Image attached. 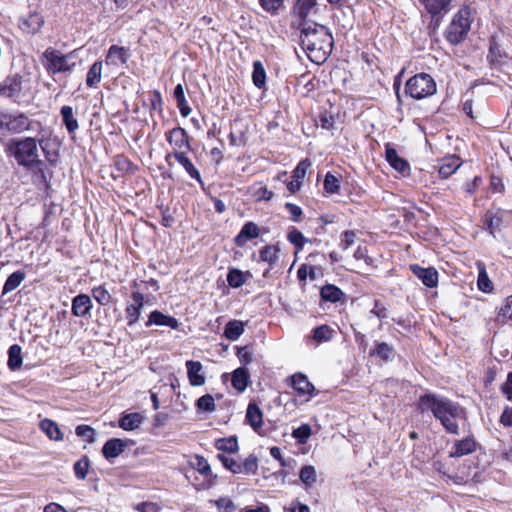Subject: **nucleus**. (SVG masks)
<instances>
[{"label":"nucleus","instance_id":"nucleus-1","mask_svg":"<svg viewBox=\"0 0 512 512\" xmlns=\"http://www.w3.org/2000/svg\"><path fill=\"white\" fill-rule=\"evenodd\" d=\"M418 410L430 411L447 433L458 435L459 422L467 420L465 409L457 402L435 393H425L418 400Z\"/></svg>","mask_w":512,"mask_h":512},{"label":"nucleus","instance_id":"nucleus-2","mask_svg":"<svg viewBox=\"0 0 512 512\" xmlns=\"http://www.w3.org/2000/svg\"><path fill=\"white\" fill-rule=\"evenodd\" d=\"M300 45L313 63L321 64L330 56L334 39L326 26L305 22L301 28Z\"/></svg>","mask_w":512,"mask_h":512},{"label":"nucleus","instance_id":"nucleus-3","mask_svg":"<svg viewBox=\"0 0 512 512\" xmlns=\"http://www.w3.org/2000/svg\"><path fill=\"white\" fill-rule=\"evenodd\" d=\"M7 152L14 157L19 166L27 170L38 169L42 171L43 161L39 158L37 141L32 137L20 139H12L8 146Z\"/></svg>","mask_w":512,"mask_h":512},{"label":"nucleus","instance_id":"nucleus-4","mask_svg":"<svg viewBox=\"0 0 512 512\" xmlns=\"http://www.w3.org/2000/svg\"><path fill=\"white\" fill-rule=\"evenodd\" d=\"M76 58V50L63 54L55 48L48 47L42 54V64L49 74L68 73L76 68Z\"/></svg>","mask_w":512,"mask_h":512},{"label":"nucleus","instance_id":"nucleus-5","mask_svg":"<svg viewBox=\"0 0 512 512\" xmlns=\"http://www.w3.org/2000/svg\"><path fill=\"white\" fill-rule=\"evenodd\" d=\"M471 28L470 9H460L444 31L445 39L451 45H458L465 40Z\"/></svg>","mask_w":512,"mask_h":512},{"label":"nucleus","instance_id":"nucleus-6","mask_svg":"<svg viewBox=\"0 0 512 512\" xmlns=\"http://www.w3.org/2000/svg\"><path fill=\"white\" fill-rule=\"evenodd\" d=\"M436 90V82L427 73L416 74L405 84V94L415 100L430 97L436 93Z\"/></svg>","mask_w":512,"mask_h":512},{"label":"nucleus","instance_id":"nucleus-7","mask_svg":"<svg viewBox=\"0 0 512 512\" xmlns=\"http://www.w3.org/2000/svg\"><path fill=\"white\" fill-rule=\"evenodd\" d=\"M30 125L31 121L24 113L3 114L0 118V128H6L12 133H22L29 130Z\"/></svg>","mask_w":512,"mask_h":512},{"label":"nucleus","instance_id":"nucleus-8","mask_svg":"<svg viewBox=\"0 0 512 512\" xmlns=\"http://www.w3.org/2000/svg\"><path fill=\"white\" fill-rule=\"evenodd\" d=\"M226 469L234 474H256L258 469V458L251 454L243 462L226 456Z\"/></svg>","mask_w":512,"mask_h":512},{"label":"nucleus","instance_id":"nucleus-9","mask_svg":"<svg viewBox=\"0 0 512 512\" xmlns=\"http://www.w3.org/2000/svg\"><path fill=\"white\" fill-rule=\"evenodd\" d=\"M131 299L133 302L129 303L125 308V315L128 326H133L138 322L145 304V297L139 291L132 292Z\"/></svg>","mask_w":512,"mask_h":512},{"label":"nucleus","instance_id":"nucleus-10","mask_svg":"<svg viewBox=\"0 0 512 512\" xmlns=\"http://www.w3.org/2000/svg\"><path fill=\"white\" fill-rule=\"evenodd\" d=\"M385 158L386 161L390 164V166L402 174L403 176L410 175V165L408 161L404 158L400 157L395 148L392 147L390 143L385 145Z\"/></svg>","mask_w":512,"mask_h":512},{"label":"nucleus","instance_id":"nucleus-11","mask_svg":"<svg viewBox=\"0 0 512 512\" xmlns=\"http://www.w3.org/2000/svg\"><path fill=\"white\" fill-rule=\"evenodd\" d=\"M410 270L426 287L434 288L438 285V272L434 267L424 268L418 264H412Z\"/></svg>","mask_w":512,"mask_h":512},{"label":"nucleus","instance_id":"nucleus-12","mask_svg":"<svg viewBox=\"0 0 512 512\" xmlns=\"http://www.w3.org/2000/svg\"><path fill=\"white\" fill-rule=\"evenodd\" d=\"M262 232H268L267 229H261L256 223L249 221L246 222L239 234L235 237L234 241L237 246L242 247L248 241L257 238Z\"/></svg>","mask_w":512,"mask_h":512},{"label":"nucleus","instance_id":"nucleus-13","mask_svg":"<svg viewBox=\"0 0 512 512\" xmlns=\"http://www.w3.org/2000/svg\"><path fill=\"white\" fill-rule=\"evenodd\" d=\"M245 421L252 427V429L256 433H258L261 436L264 435V433L262 432L263 413L256 403L250 402L248 404Z\"/></svg>","mask_w":512,"mask_h":512},{"label":"nucleus","instance_id":"nucleus-14","mask_svg":"<svg viewBox=\"0 0 512 512\" xmlns=\"http://www.w3.org/2000/svg\"><path fill=\"white\" fill-rule=\"evenodd\" d=\"M476 445L477 443L472 436H468L461 440H456L449 452V456L452 458H459L465 455H469L476 450Z\"/></svg>","mask_w":512,"mask_h":512},{"label":"nucleus","instance_id":"nucleus-15","mask_svg":"<svg viewBox=\"0 0 512 512\" xmlns=\"http://www.w3.org/2000/svg\"><path fill=\"white\" fill-rule=\"evenodd\" d=\"M152 325L167 326L176 330L179 328L180 323L176 318L165 315L158 310H154L149 314L148 321L146 322V327H150Z\"/></svg>","mask_w":512,"mask_h":512},{"label":"nucleus","instance_id":"nucleus-16","mask_svg":"<svg viewBox=\"0 0 512 512\" xmlns=\"http://www.w3.org/2000/svg\"><path fill=\"white\" fill-rule=\"evenodd\" d=\"M167 140L174 147V151H182L183 148L190 149L187 132L181 127L170 130Z\"/></svg>","mask_w":512,"mask_h":512},{"label":"nucleus","instance_id":"nucleus-17","mask_svg":"<svg viewBox=\"0 0 512 512\" xmlns=\"http://www.w3.org/2000/svg\"><path fill=\"white\" fill-rule=\"evenodd\" d=\"M92 307L90 296L87 294H79L72 300L71 311L76 317H85L90 314Z\"/></svg>","mask_w":512,"mask_h":512},{"label":"nucleus","instance_id":"nucleus-18","mask_svg":"<svg viewBox=\"0 0 512 512\" xmlns=\"http://www.w3.org/2000/svg\"><path fill=\"white\" fill-rule=\"evenodd\" d=\"M44 24V18L37 12L29 13L26 17L21 18L20 28L29 34L37 33Z\"/></svg>","mask_w":512,"mask_h":512},{"label":"nucleus","instance_id":"nucleus-19","mask_svg":"<svg viewBox=\"0 0 512 512\" xmlns=\"http://www.w3.org/2000/svg\"><path fill=\"white\" fill-rule=\"evenodd\" d=\"M174 157L177 162L184 167L189 176L199 183H202L199 171L192 164L190 159L186 156L184 151H174L173 154H168L166 160L169 161L170 157Z\"/></svg>","mask_w":512,"mask_h":512},{"label":"nucleus","instance_id":"nucleus-20","mask_svg":"<svg viewBox=\"0 0 512 512\" xmlns=\"http://www.w3.org/2000/svg\"><path fill=\"white\" fill-rule=\"evenodd\" d=\"M290 382L293 389H295L299 393V395L312 396V393L315 390L313 384L302 373H296L293 376H291Z\"/></svg>","mask_w":512,"mask_h":512},{"label":"nucleus","instance_id":"nucleus-21","mask_svg":"<svg viewBox=\"0 0 512 512\" xmlns=\"http://www.w3.org/2000/svg\"><path fill=\"white\" fill-rule=\"evenodd\" d=\"M187 375L192 386H201L205 383L202 375V364L199 361L189 360L186 362Z\"/></svg>","mask_w":512,"mask_h":512},{"label":"nucleus","instance_id":"nucleus-22","mask_svg":"<svg viewBox=\"0 0 512 512\" xmlns=\"http://www.w3.org/2000/svg\"><path fill=\"white\" fill-rule=\"evenodd\" d=\"M395 349L393 345L386 342L375 341L374 348L370 351L369 355L377 356L383 361L389 362L395 358Z\"/></svg>","mask_w":512,"mask_h":512},{"label":"nucleus","instance_id":"nucleus-23","mask_svg":"<svg viewBox=\"0 0 512 512\" xmlns=\"http://www.w3.org/2000/svg\"><path fill=\"white\" fill-rule=\"evenodd\" d=\"M125 448V441L119 438H112L103 445L102 453L106 459L110 460L118 457Z\"/></svg>","mask_w":512,"mask_h":512},{"label":"nucleus","instance_id":"nucleus-24","mask_svg":"<svg viewBox=\"0 0 512 512\" xmlns=\"http://www.w3.org/2000/svg\"><path fill=\"white\" fill-rule=\"evenodd\" d=\"M320 297L323 301L338 303L344 302L345 293L333 284H326L320 290Z\"/></svg>","mask_w":512,"mask_h":512},{"label":"nucleus","instance_id":"nucleus-25","mask_svg":"<svg viewBox=\"0 0 512 512\" xmlns=\"http://www.w3.org/2000/svg\"><path fill=\"white\" fill-rule=\"evenodd\" d=\"M252 278L250 271H242L236 268H230L226 275V281L232 288H239Z\"/></svg>","mask_w":512,"mask_h":512},{"label":"nucleus","instance_id":"nucleus-26","mask_svg":"<svg viewBox=\"0 0 512 512\" xmlns=\"http://www.w3.org/2000/svg\"><path fill=\"white\" fill-rule=\"evenodd\" d=\"M461 166V160L458 156L452 155L443 159L439 167V175L446 179L455 173Z\"/></svg>","mask_w":512,"mask_h":512},{"label":"nucleus","instance_id":"nucleus-27","mask_svg":"<svg viewBox=\"0 0 512 512\" xmlns=\"http://www.w3.org/2000/svg\"><path fill=\"white\" fill-rule=\"evenodd\" d=\"M128 60L127 49L117 45H112L107 53L105 62L107 65L125 64Z\"/></svg>","mask_w":512,"mask_h":512},{"label":"nucleus","instance_id":"nucleus-28","mask_svg":"<svg viewBox=\"0 0 512 512\" xmlns=\"http://www.w3.org/2000/svg\"><path fill=\"white\" fill-rule=\"evenodd\" d=\"M21 90L22 77L19 75L7 77L4 81L3 87L1 88L2 93L8 97L18 96Z\"/></svg>","mask_w":512,"mask_h":512},{"label":"nucleus","instance_id":"nucleus-29","mask_svg":"<svg viewBox=\"0 0 512 512\" xmlns=\"http://www.w3.org/2000/svg\"><path fill=\"white\" fill-rule=\"evenodd\" d=\"M144 420V416L138 412L123 414L119 419V427L131 431L137 429Z\"/></svg>","mask_w":512,"mask_h":512},{"label":"nucleus","instance_id":"nucleus-30","mask_svg":"<svg viewBox=\"0 0 512 512\" xmlns=\"http://www.w3.org/2000/svg\"><path fill=\"white\" fill-rule=\"evenodd\" d=\"M249 379H250V375H249L248 370L244 367H239L233 372L231 383H232V386L238 392L241 393V392L245 391V389L247 388Z\"/></svg>","mask_w":512,"mask_h":512},{"label":"nucleus","instance_id":"nucleus-31","mask_svg":"<svg viewBox=\"0 0 512 512\" xmlns=\"http://www.w3.org/2000/svg\"><path fill=\"white\" fill-rule=\"evenodd\" d=\"M63 124L70 135L74 134L79 128L78 120L74 117V111L71 106H63L60 110Z\"/></svg>","mask_w":512,"mask_h":512},{"label":"nucleus","instance_id":"nucleus-32","mask_svg":"<svg viewBox=\"0 0 512 512\" xmlns=\"http://www.w3.org/2000/svg\"><path fill=\"white\" fill-rule=\"evenodd\" d=\"M429 14L432 16L447 13L451 0H419Z\"/></svg>","mask_w":512,"mask_h":512},{"label":"nucleus","instance_id":"nucleus-33","mask_svg":"<svg viewBox=\"0 0 512 512\" xmlns=\"http://www.w3.org/2000/svg\"><path fill=\"white\" fill-rule=\"evenodd\" d=\"M102 69L103 62L98 60L92 64L89 68L87 77H86V85L89 88H96L102 79Z\"/></svg>","mask_w":512,"mask_h":512},{"label":"nucleus","instance_id":"nucleus-34","mask_svg":"<svg viewBox=\"0 0 512 512\" xmlns=\"http://www.w3.org/2000/svg\"><path fill=\"white\" fill-rule=\"evenodd\" d=\"M188 464L193 470L199 472L205 478H209L212 475L210 465L203 456H191L188 461Z\"/></svg>","mask_w":512,"mask_h":512},{"label":"nucleus","instance_id":"nucleus-35","mask_svg":"<svg viewBox=\"0 0 512 512\" xmlns=\"http://www.w3.org/2000/svg\"><path fill=\"white\" fill-rule=\"evenodd\" d=\"M280 249L277 245H266L259 250V258L272 267L279 260Z\"/></svg>","mask_w":512,"mask_h":512},{"label":"nucleus","instance_id":"nucleus-36","mask_svg":"<svg viewBox=\"0 0 512 512\" xmlns=\"http://www.w3.org/2000/svg\"><path fill=\"white\" fill-rule=\"evenodd\" d=\"M503 223V213L498 210L497 212L487 211L485 214V225L489 232L494 235L498 231Z\"/></svg>","mask_w":512,"mask_h":512},{"label":"nucleus","instance_id":"nucleus-37","mask_svg":"<svg viewBox=\"0 0 512 512\" xmlns=\"http://www.w3.org/2000/svg\"><path fill=\"white\" fill-rule=\"evenodd\" d=\"M40 428L51 440L60 441L63 439V434L57 423L50 419L42 420L40 422Z\"/></svg>","mask_w":512,"mask_h":512},{"label":"nucleus","instance_id":"nucleus-38","mask_svg":"<svg viewBox=\"0 0 512 512\" xmlns=\"http://www.w3.org/2000/svg\"><path fill=\"white\" fill-rule=\"evenodd\" d=\"M246 322L240 320H230L226 322V339L235 341L244 332Z\"/></svg>","mask_w":512,"mask_h":512},{"label":"nucleus","instance_id":"nucleus-39","mask_svg":"<svg viewBox=\"0 0 512 512\" xmlns=\"http://www.w3.org/2000/svg\"><path fill=\"white\" fill-rule=\"evenodd\" d=\"M22 354L21 347L17 344L10 346L8 350V362L7 365L10 370L15 371L21 368L22 366Z\"/></svg>","mask_w":512,"mask_h":512},{"label":"nucleus","instance_id":"nucleus-40","mask_svg":"<svg viewBox=\"0 0 512 512\" xmlns=\"http://www.w3.org/2000/svg\"><path fill=\"white\" fill-rule=\"evenodd\" d=\"M25 277H26L25 272H23L21 270L13 272L11 275L8 276V278L4 284L2 294L5 295V294L15 290L17 287L20 286V284L23 282Z\"/></svg>","mask_w":512,"mask_h":512},{"label":"nucleus","instance_id":"nucleus-41","mask_svg":"<svg viewBox=\"0 0 512 512\" xmlns=\"http://www.w3.org/2000/svg\"><path fill=\"white\" fill-rule=\"evenodd\" d=\"M299 478L307 488L312 487L317 481L315 467L312 465L303 466L300 469Z\"/></svg>","mask_w":512,"mask_h":512},{"label":"nucleus","instance_id":"nucleus-42","mask_svg":"<svg viewBox=\"0 0 512 512\" xmlns=\"http://www.w3.org/2000/svg\"><path fill=\"white\" fill-rule=\"evenodd\" d=\"M252 80L254 85L259 89L263 88L266 84V72L260 61L253 63Z\"/></svg>","mask_w":512,"mask_h":512},{"label":"nucleus","instance_id":"nucleus-43","mask_svg":"<svg viewBox=\"0 0 512 512\" xmlns=\"http://www.w3.org/2000/svg\"><path fill=\"white\" fill-rule=\"evenodd\" d=\"M287 239L295 246L297 252L303 249L305 243L310 242L309 239L304 237L302 232L294 227L288 232Z\"/></svg>","mask_w":512,"mask_h":512},{"label":"nucleus","instance_id":"nucleus-44","mask_svg":"<svg viewBox=\"0 0 512 512\" xmlns=\"http://www.w3.org/2000/svg\"><path fill=\"white\" fill-rule=\"evenodd\" d=\"M316 5V0H297L294 5V13L301 19H305L310 10Z\"/></svg>","mask_w":512,"mask_h":512},{"label":"nucleus","instance_id":"nucleus-45","mask_svg":"<svg viewBox=\"0 0 512 512\" xmlns=\"http://www.w3.org/2000/svg\"><path fill=\"white\" fill-rule=\"evenodd\" d=\"M92 296L102 306L108 305L112 300L111 294L102 285L94 287L92 289Z\"/></svg>","mask_w":512,"mask_h":512},{"label":"nucleus","instance_id":"nucleus-46","mask_svg":"<svg viewBox=\"0 0 512 512\" xmlns=\"http://www.w3.org/2000/svg\"><path fill=\"white\" fill-rule=\"evenodd\" d=\"M333 337V330L328 325H321L313 330V339L317 343L326 342Z\"/></svg>","mask_w":512,"mask_h":512},{"label":"nucleus","instance_id":"nucleus-47","mask_svg":"<svg viewBox=\"0 0 512 512\" xmlns=\"http://www.w3.org/2000/svg\"><path fill=\"white\" fill-rule=\"evenodd\" d=\"M323 187L327 194L338 193L340 190V181L335 175L328 172L325 176Z\"/></svg>","mask_w":512,"mask_h":512},{"label":"nucleus","instance_id":"nucleus-48","mask_svg":"<svg viewBox=\"0 0 512 512\" xmlns=\"http://www.w3.org/2000/svg\"><path fill=\"white\" fill-rule=\"evenodd\" d=\"M89 464L90 462L87 456L82 457L74 464V473L78 479L84 480L86 478Z\"/></svg>","mask_w":512,"mask_h":512},{"label":"nucleus","instance_id":"nucleus-49","mask_svg":"<svg viewBox=\"0 0 512 512\" xmlns=\"http://www.w3.org/2000/svg\"><path fill=\"white\" fill-rule=\"evenodd\" d=\"M75 433L89 443L95 442V430L89 425H78L75 429Z\"/></svg>","mask_w":512,"mask_h":512},{"label":"nucleus","instance_id":"nucleus-50","mask_svg":"<svg viewBox=\"0 0 512 512\" xmlns=\"http://www.w3.org/2000/svg\"><path fill=\"white\" fill-rule=\"evenodd\" d=\"M310 435L311 427L308 424H302L292 432V436L301 444L306 443Z\"/></svg>","mask_w":512,"mask_h":512},{"label":"nucleus","instance_id":"nucleus-51","mask_svg":"<svg viewBox=\"0 0 512 512\" xmlns=\"http://www.w3.org/2000/svg\"><path fill=\"white\" fill-rule=\"evenodd\" d=\"M261 7L268 13L277 14L284 7V0H259Z\"/></svg>","mask_w":512,"mask_h":512},{"label":"nucleus","instance_id":"nucleus-52","mask_svg":"<svg viewBox=\"0 0 512 512\" xmlns=\"http://www.w3.org/2000/svg\"><path fill=\"white\" fill-rule=\"evenodd\" d=\"M477 284L478 288L483 292H490L493 289L492 282L484 268L479 271Z\"/></svg>","mask_w":512,"mask_h":512},{"label":"nucleus","instance_id":"nucleus-53","mask_svg":"<svg viewBox=\"0 0 512 512\" xmlns=\"http://www.w3.org/2000/svg\"><path fill=\"white\" fill-rule=\"evenodd\" d=\"M487 59L489 60L491 65H497L501 63L502 54L500 51V47L497 45V43H490L489 54L487 56Z\"/></svg>","mask_w":512,"mask_h":512},{"label":"nucleus","instance_id":"nucleus-54","mask_svg":"<svg viewBox=\"0 0 512 512\" xmlns=\"http://www.w3.org/2000/svg\"><path fill=\"white\" fill-rule=\"evenodd\" d=\"M221 133H222V120L219 119L218 124L216 122H213L212 125L208 128V131H207L208 141L217 140L220 143V145H222L221 139H220Z\"/></svg>","mask_w":512,"mask_h":512},{"label":"nucleus","instance_id":"nucleus-55","mask_svg":"<svg viewBox=\"0 0 512 512\" xmlns=\"http://www.w3.org/2000/svg\"><path fill=\"white\" fill-rule=\"evenodd\" d=\"M197 407L202 411H213L215 408L213 397L209 394L203 395L197 400Z\"/></svg>","mask_w":512,"mask_h":512},{"label":"nucleus","instance_id":"nucleus-56","mask_svg":"<svg viewBox=\"0 0 512 512\" xmlns=\"http://www.w3.org/2000/svg\"><path fill=\"white\" fill-rule=\"evenodd\" d=\"M310 165L311 163L307 159L300 161L293 171L292 178L302 182Z\"/></svg>","mask_w":512,"mask_h":512},{"label":"nucleus","instance_id":"nucleus-57","mask_svg":"<svg viewBox=\"0 0 512 512\" xmlns=\"http://www.w3.org/2000/svg\"><path fill=\"white\" fill-rule=\"evenodd\" d=\"M499 318L505 320H512V295L506 298L505 304L501 307L499 311Z\"/></svg>","mask_w":512,"mask_h":512},{"label":"nucleus","instance_id":"nucleus-58","mask_svg":"<svg viewBox=\"0 0 512 512\" xmlns=\"http://www.w3.org/2000/svg\"><path fill=\"white\" fill-rule=\"evenodd\" d=\"M286 210L290 214V219L294 222H299L301 220V216L303 214L302 208L296 204L287 202L285 204Z\"/></svg>","mask_w":512,"mask_h":512},{"label":"nucleus","instance_id":"nucleus-59","mask_svg":"<svg viewBox=\"0 0 512 512\" xmlns=\"http://www.w3.org/2000/svg\"><path fill=\"white\" fill-rule=\"evenodd\" d=\"M235 349L237 350V357L241 364L247 365L251 362L252 354H251V351L249 350L248 346H244V347L236 346Z\"/></svg>","mask_w":512,"mask_h":512},{"label":"nucleus","instance_id":"nucleus-60","mask_svg":"<svg viewBox=\"0 0 512 512\" xmlns=\"http://www.w3.org/2000/svg\"><path fill=\"white\" fill-rule=\"evenodd\" d=\"M356 234L352 230H347L342 233L341 246L344 250H347L355 242Z\"/></svg>","mask_w":512,"mask_h":512},{"label":"nucleus","instance_id":"nucleus-61","mask_svg":"<svg viewBox=\"0 0 512 512\" xmlns=\"http://www.w3.org/2000/svg\"><path fill=\"white\" fill-rule=\"evenodd\" d=\"M319 122L321 128L326 130H332L334 128L335 119L332 115H329L325 112L319 116Z\"/></svg>","mask_w":512,"mask_h":512},{"label":"nucleus","instance_id":"nucleus-62","mask_svg":"<svg viewBox=\"0 0 512 512\" xmlns=\"http://www.w3.org/2000/svg\"><path fill=\"white\" fill-rule=\"evenodd\" d=\"M501 391L508 401H512V372L508 373L506 381L501 386Z\"/></svg>","mask_w":512,"mask_h":512},{"label":"nucleus","instance_id":"nucleus-63","mask_svg":"<svg viewBox=\"0 0 512 512\" xmlns=\"http://www.w3.org/2000/svg\"><path fill=\"white\" fill-rule=\"evenodd\" d=\"M115 165L119 171L128 172L131 170L132 163L124 156H117L115 159Z\"/></svg>","mask_w":512,"mask_h":512},{"label":"nucleus","instance_id":"nucleus-64","mask_svg":"<svg viewBox=\"0 0 512 512\" xmlns=\"http://www.w3.org/2000/svg\"><path fill=\"white\" fill-rule=\"evenodd\" d=\"M499 421L504 427H512V407L504 408Z\"/></svg>","mask_w":512,"mask_h":512}]
</instances>
